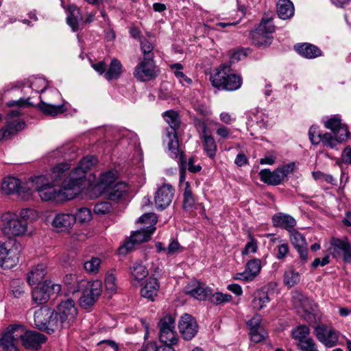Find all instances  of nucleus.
I'll use <instances>...</instances> for the list:
<instances>
[{"mask_svg": "<svg viewBox=\"0 0 351 351\" xmlns=\"http://www.w3.org/2000/svg\"><path fill=\"white\" fill-rule=\"evenodd\" d=\"M257 241L253 237L250 236V241L245 244L242 251L243 255H247L250 253H255L257 250Z\"/></svg>", "mask_w": 351, "mask_h": 351, "instance_id": "nucleus-63", "label": "nucleus"}, {"mask_svg": "<svg viewBox=\"0 0 351 351\" xmlns=\"http://www.w3.org/2000/svg\"><path fill=\"white\" fill-rule=\"evenodd\" d=\"M117 171L110 170L101 174L97 186L101 189H106L110 186L117 178Z\"/></svg>", "mask_w": 351, "mask_h": 351, "instance_id": "nucleus-43", "label": "nucleus"}, {"mask_svg": "<svg viewBox=\"0 0 351 351\" xmlns=\"http://www.w3.org/2000/svg\"><path fill=\"white\" fill-rule=\"evenodd\" d=\"M323 134L319 131L317 127L312 125L308 131L309 138L313 145L320 143V139Z\"/></svg>", "mask_w": 351, "mask_h": 351, "instance_id": "nucleus-60", "label": "nucleus"}, {"mask_svg": "<svg viewBox=\"0 0 351 351\" xmlns=\"http://www.w3.org/2000/svg\"><path fill=\"white\" fill-rule=\"evenodd\" d=\"M272 221L275 227H279L287 230L289 232L294 230L296 226L295 219L291 215L283 213L274 215Z\"/></svg>", "mask_w": 351, "mask_h": 351, "instance_id": "nucleus-27", "label": "nucleus"}, {"mask_svg": "<svg viewBox=\"0 0 351 351\" xmlns=\"http://www.w3.org/2000/svg\"><path fill=\"white\" fill-rule=\"evenodd\" d=\"M290 241L303 262L308 260L307 243L304 237L295 229L289 232Z\"/></svg>", "mask_w": 351, "mask_h": 351, "instance_id": "nucleus-23", "label": "nucleus"}, {"mask_svg": "<svg viewBox=\"0 0 351 351\" xmlns=\"http://www.w3.org/2000/svg\"><path fill=\"white\" fill-rule=\"evenodd\" d=\"M216 125H218V128L216 129L215 133L219 137L220 139H228L231 138L232 132L231 130L228 128L226 125L219 124L218 123H215Z\"/></svg>", "mask_w": 351, "mask_h": 351, "instance_id": "nucleus-56", "label": "nucleus"}, {"mask_svg": "<svg viewBox=\"0 0 351 351\" xmlns=\"http://www.w3.org/2000/svg\"><path fill=\"white\" fill-rule=\"evenodd\" d=\"M97 162V160L95 156H86L72 171H70L71 165L66 163L69 166L67 178L72 183V187L69 189V191H71L69 194L70 196L80 193L86 180L87 171L96 165Z\"/></svg>", "mask_w": 351, "mask_h": 351, "instance_id": "nucleus-3", "label": "nucleus"}, {"mask_svg": "<svg viewBox=\"0 0 351 351\" xmlns=\"http://www.w3.org/2000/svg\"><path fill=\"white\" fill-rule=\"evenodd\" d=\"M349 138L346 135H339L330 132H325L322 134L320 143L324 147L332 149L339 150V145L346 142Z\"/></svg>", "mask_w": 351, "mask_h": 351, "instance_id": "nucleus-26", "label": "nucleus"}, {"mask_svg": "<svg viewBox=\"0 0 351 351\" xmlns=\"http://www.w3.org/2000/svg\"><path fill=\"white\" fill-rule=\"evenodd\" d=\"M292 301L296 308H301L306 313H311L316 308V305L312 300L299 292H295L293 294Z\"/></svg>", "mask_w": 351, "mask_h": 351, "instance_id": "nucleus-29", "label": "nucleus"}, {"mask_svg": "<svg viewBox=\"0 0 351 351\" xmlns=\"http://www.w3.org/2000/svg\"><path fill=\"white\" fill-rule=\"evenodd\" d=\"M122 64L116 58L111 60L109 68L105 73V77L108 81L118 79L122 73Z\"/></svg>", "mask_w": 351, "mask_h": 351, "instance_id": "nucleus-39", "label": "nucleus"}, {"mask_svg": "<svg viewBox=\"0 0 351 351\" xmlns=\"http://www.w3.org/2000/svg\"><path fill=\"white\" fill-rule=\"evenodd\" d=\"M251 123H255L260 128L265 129L270 125V118L268 112L262 109H256L250 116ZM252 126V124H251Z\"/></svg>", "mask_w": 351, "mask_h": 351, "instance_id": "nucleus-33", "label": "nucleus"}, {"mask_svg": "<svg viewBox=\"0 0 351 351\" xmlns=\"http://www.w3.org/2000/svg\"><path fill=\"white\" fill-rule=\"evenodd\" d=\"M138 222L143 223L147 226H155L158 221L157 216L153 213H147L143 215L138 219Z\"/></svg>", "mask_w": 351, "mask_h": 351, "instance_id": "nucleus-58", "label": "nucleus"}, {"mask_svg": "<svg viewBox=\"0 0 351 351\" xmlns=\"http://www.w3.org/2000/svg\"><path fill=\"white\" fill-rule=\"evenodd\" d=\"M76 222L74 215L67 213L56 214L52 221V227L59 232H66L70 230Z\"/></svg>", "mask_w": 351, "mask_h": 351, "instance_id": "nucleus-21", "label": "nucleus"}, {"mask_svg": "<svg viewBox=\"0 0 351 351\" xmlns=\"http://www.w3.org/2000/svg\"><path fill=\"white\" fill-rule=\"evenodd\" d=\"M6 125H8L14 134L23 130L25 125V122L19 119L8 121Z\"/></svg>", "mask_w": 351, "mask_h": 351, "instance_id": "nucleus-62", "label": "nucleus"}, {"mask_svg": "<svg viewBox=\"0 0 351 351\" xmlns=\"http://www.w3.org/2000/svg\"><path fill=\"white\" fill-rule=\"evenodd\" d=\"M156 227L153 226H146L133 233L129 241H127L122 246L119 248V253L125 254L132 250L134 244L146 242L150 239L152 234L155 232Z\"/></svg>", "mask_w": 351, "mask_h": 351, "instance_id": "nucleus-13", "label": "nucleus"}, {"mask_svg": "<svg viewBox=\"0 0 351 351\" xmlns=\"http://www.w3.org/2000/svg\"><path fill=\"white\" fill-rule=\"evenodd\" d=\"M47 86V81L41 77L36 78L29 86L23 87L22 91L24 97H21L18 100H12L8 103V106L24 107L32 106L33 103L30 101L32 94L36 95L38 93L41 94L45 92Z\"/></svg>", "mask_w": 351, "mask_h": 351, "instance_id": "nucleus-9", "label": "nucleus"}, {"mask_svg": "<svg viewBox=\"0 0 351 351\" xmlns=\"http://www.w3.org/2000/svg\"><path fill=\"white\" fill-rule=\"evenodd\" d=\"M64 282L69 285V291L73 294L84 288L80 300L81 306L84 308L93 305L101 293V283L99 280L89 282L82 276L71 274L65 276Z\"/></svg>", "mask_w": 351, "mask_h": 351, "instance_id": "nucleus-2", "label": "nucleus"}, {"mask_svg": "<svg viewBox=\"0 0 351 351\" xmlns=\"http://www.w3.org/2000/svg\"><path fill=\"white\" fill-rule=\"evenodd\" d=\"M210 296V302L217 305L228 302L232 298L231 295L221 292H217L213 294L212 293Z\"/></svg>", "mask_w": 351, "mask_h": 351, "instance_id": "nucleus-52", "label": "nucleus"}, {"mask_svg": "<svg viewBox=\"0 0 351 351\" xmlns=\"http://www.w3.org/2000/svg\"><path fill=\"white\" fill-rule=\"evenodd\" d=\"M283 281L288 287H293L300 281V275L293 267H289L285 271Z\"/></svg>", "mask_w": 351, "mask_h": 351, "instance_id": "nucleus-41", "label": "nucleus"}, {"mask_svg": "<svg viewBox=\"0 0 351 351\" xmlns=\"http://www.w3.org/2000/svg\"><path fill=\"white\" fill-rule=\"evenodd\" d=\"M261 180L270 185H278L283 181L282 175L278 169L271 171L269 169H262L259 173Z\"/></svg>", "mask_w": 351, "mask_h": 351, "instance_id": "nucleus-34", "label": "nucleus"}, {"mask_svg": "<svg viewBox=\"0 0 351 351\" xmlns=\"http://www.w3.org/2000/svg\"><path fill=\"white\" fill-rule=\"evenodd\" d=\"M178 328L183 338L186 340L192 339L198 331L197 322L194 317L186 313L181 317Z\"/></svg>", "mask_w": 351, "mask_h": 351, "instance_id": "nucleus-19", "label": "nucleus"}, {"mask_svg": "<svg viewBox=\"0 0 351 351\" xmlns=\"http://www.w3.org/2000/svg\"><path fill=\"white\" fill-rule=\"evenodd\" d=\"M211 84L218 88L228 91L238 90L242 85V78L240 75L232 73L231 68L228 64H221L210 76Z\"/></svg>", "mask_w": 351, "mask_h": 351, "instance_id": "nucleus-4", "label": "nucleus"}, {"mask_svg": "<svg viewBox=\"0 0 351 351\" xmlns=\"http://www.w3.org/2000/svg\"><path fill=\"white\" fill-rule=\"evenodd\" d=\"M34 323L35 325L39 329H45L47 328V324L48 322V313H47V310L43 308H40L36 310L34 312Z\"/></svg>", "mask_w": 351, "mask_h": 351, "instance_id": "nucleus-45", "label": "nucleus"}, {"mask_svg": "<svg viewBox=\"0 0 351 351\" xmlns=\"http://www.w3.org/2000/svg\"><path fill=\"white\" fill-rule=\"evenodd\" d=\"M250 335L252 341L259 343L265 339L266 332L263 328H258L250 330Z\"/></svg>", "mask_w": 351, "mask_h": 351, "instance_id": "nucleus-57", "label": "nucleus"}, {"mask_svg": "<svg viewBox=\"0 0 351 351\" xmlns=\"http://www.w3.org/2000/svg\"><path fill=\"white\" fill-rule=\"evenodd\" d=\"M159 339L163 343L176 344L178 341L175 329L165 328V326L160 328Z\"/></svg>", "mask_w": 351, "mask_h": 351, "instance_id": "nucleus-42", "label": "nucleus"}, {"mask_svg": "<svg viewBox=\"0 0 351 351\" xmlns=\"http://www.w3.org/2000/svg\"><path fill=\"white\" fill-rule=\"evenodd\" d=\"M163 117L169 125V127L166 129V131L172 129L173 131L176 132L180 125L178 114L174 110H167L164 112Z\"/></svg>", "mask_w": 351, "mask_h": 351, "instance_id": "nucleus-44", "label": "nucleus"}, {"mask_svg": "<svg viewBox=\"0 0 351 351\" xmlns=\"http://www.w3.org/2000/svg\"><path fill=\"white\" fill-rule=\"evenodd\" d=\"M158 70L154 60L141 59L135 66L133 75L140 82H148L158 76Z\"/></svg>", "mask_w": 351, "mask_h": 351, "instance_id": "nucleus-12", "label": "nucleus"}, {"mask_svg": "<svg viewBox=\"0 0 351 351\" xmlns=\"http://www.w3.org/2000/svg\"><path fill=\"white\" fill-rule=\"evenodd\" d=\"M194 125L199 132L200 138L206 135L211 134L210 129L208 128L206 123L201 119H195L194 120Z\"/></svg>", "mask_w": 351, "mask_h": 351, "instance_id": "nucleus-55", "label": "nucleus"}, {"mask_svg": "<svg viewBox=\"0 0 351 351\" xmlns=\"http://www.w3.org/2000/svg\"><path fill=\"white\" fill-rule=\"evenodd\" d=\"M195 204V199L192 194L189 183H186L184 192L183 206L184 208H191Z\"/></svg>", "mask_w": 351, "mask_h": 351, "instance_id": "nucleus-54", "label": "nucleus"}, {"mask_svg": "<svg viewBox=\"0 0 351 351\" xmlns=\"http://www.w3.org/2000/svg\"><path fill=\"white\" fill-rule=\"evenodd\" d=\"M274 30L275 26L272 19L271 17L263 18L258 27L250 34L252 43L258 47L269 46L273 40L272 33Z\"/></svg>", "mask_w": 351, "mask_h": 351, "instance_id": "nucleus-7", "label": "nucleus"}, {"mask_svg": "<svg viewBox=\"0 0 351 351\" xmlns=\"http://www.w3.org/2000/svg\"><path fill=\"white\" fill-rule=\"evenodd\" d=\"M40 102L38 104V108L45 114L55 117L66 112L68 108L65 103L55 104L56 100L62 99L60 93L57 90H51L45 95H40Z\"/></svg>", "mask_w": 351, "mask_h": 351, "instance_id": "nucleus-6", "label": "nucleus"}, {"mask_svg": "<svg viewBox=\"0 0 351 351\" xmlns=\"http://www.w3.org/2000/svg\"><path fill=\"white\" fill-rule=\"evenodd\" d=\"M185 292L187 295L198 300H205L212 294V290L199 282H192L186 286Z\"/></svg>", "mask_w": 351, "mask_h": 351, "instance_id": "nucleus-24", "label": "nucleus"}, {"mask_svg": "<svg viewBox=\"0 0 351 351\" xmlns=\"http://www.w3.org/2000/svg\"><path fill=\"white\" fill-rule=\"evenodd\" d=\"M66 23L73 32L79 29L80 23L83 21L82 14L78 7L75 5H70L66 9Z\"/></svg>", "mask_w": 351, "mask_h": 351, "instance_id": "nucleus-28", "label": "nucleus"}, {"mask_svg": "<svg viewBox=\"0 0 351 351\" xmlns=\"http://www.w3.org/2000/svg\"><path fill=\"white\" fill-rule=\"evenodd\" d=\"M128 189V186L125 182H119L108 193V197L110 200L119 201L127 195Z\"/></svg>", "mask_w": 351, "mask_h": 351, "instance_id": "nucleus-40", "label": "nucleus"}, {"mask_svg": "<svg viewBox=\"0 0 351 351\" xmlns=\"http://www.w3.org/2000/svg\"><path fill=\"white\" fill-rule=\"evenodd\" d=\"M18 217L20 220L26 221L27 222L28 220L35 219L37 217V214L33 209L24 208L20 211Z\"/></svg>", "mask_w": 351, "mask_h": 351, "instance_id": "nucleus-61", "label": "nucleus"}, {"mask_svg": "<svg viewBox=\"0 0 351 351\" xmlns=\"http://www.w3.org/2000/svg\"><path fill=\"white\" fill-rule=\"evenodd\" d=\"M315 335L327 348L335 346L338 341L337 332L331 327L319 325L315 328Z\"/></svg>", "mask_w": 351, "mask_h": 351, "instance_id": "nucleus-16", "label": "nucleus"}, {"mask_svg": "<svg viewBox=\"0 0 351 351\" xmlns=\"http://www.w3.org/2000/svg\"><path fill=\"white\" fill-rule=\"evenodd\" d=\"M105 285L106 289L111 292H114L117 290V286L116 283V278L114 274H108L105 279Z\"/></svg>", "mask_w": 351, "mask_h": 351, "instance_id": "nucleus-64", "label": "nucleus"}, {"mask_svg": "<svg viewBox=\"0 0 351 351\" xmlns=\"http://www.w3.org/2000/svg\"><path fill=\"white\" fill-rule=\"evenodd\" d=\"M141 49L143 54V59L154 60V53L153 52L154 45L145 38L141 39Z\"/></svg>", "mask_w": 351, "mask_h": 351, "instance_id": "nucleus-49", "label": "nucleus"}, {"mask_svg": "<svg viewBox=\"0 0 351 351\" xmlns=\"http://www.w3.org/2000/svg\"><path fill=\"white\" fill-rule=\"evenodd\" d=\"M261 269V262L260 259L254 258L247 262L245 270L243 272L236 274L234 278L244 282L252 281L259 274Z\"/></svg>", "mask_w": 351, "mask_h": 351, "instance_id": "nucleus-20", "label": "nucleus"}, {"mask_svg": "<svg viewBox=\"0 0 351 351\" xmlns=\"http://www.w3.org/2000/svg\"><path fill=\"white\" fill-rule=\"evenodd\" d=\"M49 284L47 281L41 286L35 287L32 291V300L38 304L45 303L49 298Z\"/></svg>", "mask_w": 351, "mask_h": 351, "instance_id": "nucleus-36", "label": "nucleus"}, {"mask_svg": "<svg viewBox=\"0 0 351 351\" xmlns=\"http://www.w3.org/2000/svg\"><path fill=\"white\" fill-rule=\"evenodd\" d=\"M91 210L88 208H80L77 210L74 217L76 219V221L81 223H84L90 221L92 219Z\"/></svg>", "mask_w": 351, "mask_h": 351, "instance_id": "nucleus-50", "label": "nucleus"}, {"mask_svg": "<svg viewBox=\"0 0 351 351\" xmlns=\"http://www.w3.org/2000/svg\"><path fill=\"white\" fill-rule=\"evenodd\" d=\"M2 230L8 237L24 235L27 230L26 221L20 220L18 215L8 212L2 215Z\"/></svg>", "mask_w": 351, "mask_h": 351, "instance_id": "nucleus-8", "label": "nucleus"}, {"mask_svg": "<svg viewBox=\"0 0 351 351\" xmlns=\"http://www.w3.org/2000/svg\"><path fill=\"white\" fill-rule=\"evenodd\" d=\"M1 191L5 195L17 194L23 199L28 198L29 196V180L22 183V182L13 176L5 178L1 184Z\"/></svg>", "mask_w": 351, "mask_h": 351, "instance_id": "nucleus-11", "label": "nucleus"}, {"mask_svg": "<svg viewBox=\"0 0 351 351\" xmlns=\"http://www.w3.org/2000/svg\"><path fill=\"white\" fill-rule=\"evenodd\" d=\"M47 274V267L40 263L32 268L27 274V281L30 285H39Z\"/></svg>", "mask_w": 351, "mask_h": 351, "instance_id": "nucleus-31", "label": "nucleus"}, {"mask_svg": "<svg viewBox=\"0 0 351 351\" xmlns=\"http://www.w3.org/2000/svg\"><path fill=\"white\" fill-rule=\"evenodd\" d=\"M330 244L335 256L342 253L343 260L346 262H351V245L348 238L345 237L343 239H341L332 237L330 239Z\"/></svg>", "mask_w": 351, "mask_h": 351, "instance_id": "nucleus-22", "label": "nucleus"}, {"mask_svg": "<svg viewBox=\"0 0 351 351\" xmlns=\"http://www.w3.org/2000/svg\"><path fill=\"white\" fill-rule=\"evenodd\" d=\"M297 346L300 351H319L315 341L311 337L298 343Z\"/></svg>", "mask_w": 351, "mask_h": 351, "instance_id": "nucleus-53", "label": "nucleus"}, {"mask_svg": "<svg viewBox=\"0 0 351 351\" xmlns=\"http://www.w3.org/2000/svg\"><path fill=\"white\" fill-rule=\"evenodd\" d=\"M170 68L173 71L174 75L182 84H191L192 80L188 77L182 71L183 66L180 63H176L170 65Z\"/></svg>", "mask_w": 351, "mask_h": 351, "instance_id": "nucleus-47", "label": "nucleus"}, {"mask_svg": "<svg viewBox=\"0 0 351 351\" xmlns=\"http://www.w3.org/2000/svg\"><path fill=\"white\" fill-rule=\"evenodd\" d=\"M18 330L17 324L10 325L0 338V351H19L18 341L19 337L15 336Z\"/></svg>", "mask_w": 351, "mask_h": 351, "instance_id": "nucleus-14", "label": "nucleus"}, {"mask_svg": "<svg viewBox=\"0 0 351 351\" xmlns=\"http://www.w3.org/2000/svg\"><path fill=\"white\" fill-rule=\"evenodd\" d=\"M131 274L134 279L140 281L148 275V270L141 263H135L131 267Z\"/></svg>", "mask_w": 351, "mask_h": 351, "instance_id": "nucleus-48", "label": "nucleus"}, {"mask_svg": "<svg viewBox=\"0 0 351 351\" xmlns=\"http://www.w3.org/2000/svg\"><path fill=\"white\" fill-rule=\"evenodd\" d=\"M19 262V254L16 249L10 247V244L0 243V267L11 269Z\"/></svg>", "mask_w": 351, "mask_h": 351, "instance_id": "nucleus-15", "label": "nucleus"}, {"mask_svg": "<svg viewBox=\"0 0 351 351\" xmlns=\"http://www.w3.org/2000/svg\"><path fill=\"white\" fill-rule=\"evenodd\" d=\"M68 169V165L58 164L52 168L49 176L40 175L30 178L29 196L36 191L43 201H62L75 197L77 195H69L72 183L67 178Z\"/></svg>", "mask_w": 351, "mask_h": 351, "instance_id": "nucleus-1", "label": "nucleus"}, {"mask_svg": "<svg viewBox=\"0 0 351 351\" xmlns=\"http://www.w3.org/2000/svg\"><path fill=\"white\" fill-rule=\"evenodd\" d=\"M294 48L299 54L306 58L312 59L322 56L320 49L310 43L298 44Z\"/></svg>", "mask_w": 351, "mask_h": 351, "instance_id": "nucleus-30", "label": "nucleus"}, {"mask_svg": "<svg viewBox=\"0 0 351 351\" xmlns=\"http://www.w3.org/2000/svg\"><path fill=\"white\" fill-rule=\"evenodd\" d=\"M101 259L97 257H92L90 260L84 263V268L89 274H97L100 267Z\"/></svg>", "mask_w": 351, "mask_h": 351, "instance_id": "nucleus-51", "label": "nucleus"}, {"mask_svg": "<svg viewBox=\"0 0 351 351\" xmlns=\"http://www.w3.org/2000/svg\"><path fill=\"white\" fill-rule=\"evenodd\" d=\"M77 315V310L73 299H67L60 302L53 319L50 321L51 324L55 321L56 327L60 330L70 327L75 322Z\"/></svg>", "mask_w": 351, "mask_h": 351, "instance_id": "nucleus-5", "label": "nucleus"}, {"mask_svg": "<svg viewBox=\"0 0 351 351\" xmlns=\"http://www.w3.org/2000/svg\"><path fill=\"white\" fill-rule=\"evenodd\" d=\"M310 334V329L305 325L299 326L293 328L291 331L292 338L297 340L298 343H301L302 341L307 339Z\"/></svg>", "mask_w": 351, "mask_h": 351, "instance_id": "nucleus-46", "label": "nucleus"}, {"mask_svg": "<svg viewBox=\"0 0 351 351\" xmlns=\"http://www.w3.org/2000/svg\"><path fill=\"white\" fill-rule=\"evenodd\" d=\"M174 192V188L169 184H164L159 187L154 197L156 208L162 210L169 206L172 202Z\"/></svg>", "mask_w": 351, "mask_h": 351, "instance_id": "nucleus-17", "label": "nucleus"}, {"mask_svg": "<svg viewBox=\"0 0 351 351\" xmlns=\"http://www.w3.org/2000/svg\"><path fill=\"white\" fill-rule=\"evenodd\" d=\"M17 328L15 336L19 337L23 346L26 349L36 350L47 341L46 336L37 331L27 330L20 324H17Z\"/></svg>", "mask_w": 351, "mask_h": 351, "instance_id": "nucleus-10", "label": "nucleus"}, {"mask_svg": "<svg viewBox=\"0 0 351 351\" xmlns=\"http://www.w3.org/2000/svg\"><path fill=\"white\" fill-rule=\"evenodd\" d=\"M164 141L167 144L169 156L172 158L178 160L181 163H183L184 156L183 152L180 149L177 132L172 129L167 130Z\"/></svg>", "mask_w": 351, "mask_h": 351, "instance_id": "nucleus-18", "label": "nucleus"}, {"mask_svg": "<svg viewBox=\"0 0 351 351\" xmlns=\"http://www.w3.org/2000/svg\"><path fill=\"white\" fill-rule=\"evenodd\" d=\"M277 14L282 20L291 18L294 14V6L290 0H279L276 5Z\"/></svg>", "mask_w": 351, "mask_h": 351, "instance_id": "nucleus-35", "label": "nucleus"}, {"mask_svg": "<svg viewBox=\"0 0 351 351\" xmlns=\"http://www.w3.org/2000/svg\"><path fill=\"white\" fill-rule=\"evenodd\" d=\"M112 209L110 203L102 202L97 203L94 207V211L97 215H103L109 213Z\"/></svg>", "mask_w": 351, "mask_h": 351, "instance_id": "nucleus-59", "label": "nucleus"}, {"mask_svg": "<svg viewBox=\"0 0 351 351\" xmlns=\"http://www.w3.org/2000/svg\"><path fill=\"white\" fill-rule=\"evenodd\" d=\"M270 302L268 293L263 289L257 290L253 295L252 305L255 310H261Z\"/></svg>", "mask_w": 351, "mask_h": 351, "instance_id": "nucleus-37", "label": "nucleus"}, {"mask_svg": "<svg viewBox=\"0 0 351 351\" xmlns=\"http://www.w3.org/2000/svg\"><path fill=\"white\" fill-rule=\"evenodd\" d=\"M160 285L158 280L155 278H149L141 290L142 297L153 301L155 296L157 295Z\"/></svg>", "mask_w": 351, "mask_h": 351, "instance_id": "nucleus-32", "label": "nucleus"}, {"mask_svg": "<svg viewBox=\"0 0 351 351\" xmlns=\"http://www.w3.org/2000/svg\"><path fill=\"white\" fill-rule=\"evenodd\" d=\"M204 152L210 158H214L216 155L217 146L215 138L212 136L206 135L201 138Z\"/></svg>", "mask_w": 351, "mask_h": 351, "instance_id": "nucleus-38", "label": "nucleus"}, {"mask_svg": "<svg viewBox=\"0 0 351 351\" xmlns=\"http://www.w3.org/2000/svg\"><path fill=\"white\" fill-rule=\"evenodd\" d=\"M324 127L330 130L332 134L346 135L350 138L351 134L346 124L342 123L339 115H334L324 121Z\"/></svg>", "mask_w": 351, "mask_h": 351, "instance_id": "nucleus-25", "label": "nucleus"}]
</instances>
